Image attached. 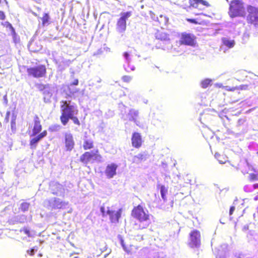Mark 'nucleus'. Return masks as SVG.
<instances>
[{
  "instance_id": "1",
  "label": "nucleus",
  "mask_w": 258,
  "mask_h": 258,
  "mask_svg": "<svg viewBox=\"0 0 258 258\" xmlns=\"http://www.w3.org/2000/svg\"><path fill=\"white\" fill-rule=\"evenodd\" d=\"M132 215L139 221V227L141 229L147 228L151 223L148 211L140 205L134 208L132 211Z\"/></svg>"
},
{
  "instance_id": "2",
  "label": "nucleus",
  "mask_w": 258,
  "mask_h": 258,
  "mask_svg": "<svg viewBox=\"0 0 258 258\" xmlns=\"http://www.w3.org/2000/svg\"><path fill=\"white\" fill-rule=\"evenodd\" d=\"M61 110L62 114L60 120L63 125H66L70 117L76 115L78 113V110L76 105L71 104L70 101H62L61 102Z\"/></svg>"
},
{
  "instance_id": "3",
  "label": "nucleus",
  "mask_w": 258,
  "mask_h": 258,
  "mask_svg": "<svg viewBox=\"0 0 258 258\" xmlns=\"http://www.w3.org/2000/svg\"><path fill=\"white\" fill-rule=\"evenodd\" d=\"M69 202L57 198H51L44 202V206L50 211L64 209L68 206Z\"/></svg>"
},
{
  "instance_id": "4",
  "label": "nucleus",
  "mask_w": 258,
  "mask_h": 258,
  "mask_svg": "<svg viewBox=\"0 0 258 258\" xmlns=\"http://www.w3.org/2000/svg\"><path fill=\"white\" fill-rule=\"evenodd\" d=\"M229 14L231 17L243 16L245 10L243 3L240 0L232 1L230 4Z\"/></svg>"
},
{
  "instance_id": "5",
  "label": "nucleus",
  "mask_w": 258,
  "mask_h": 258,
  "mask_svg": "<svg viewBox=\"0 0 258 258\" xmlns=\"http://www.w3.org/2000/svg\"><path fill=\"white\" fill-rule=\"evenodd\" d=\"M100 211L103 215L109 216V219L111 223H117L121 217L122 209H119L117 211L114 210L112 208L107 207L106 209L104 207H101Z\"/></svg>"
},
{
  "instance_id": "6",
  "label": "nucleus",
  "mask_w": 258,
  "mask_h": 258,
  "mask_svg": "<svg viewBox=\"0 0 258 258\" xmlns=\"http://www.w3.org/2000/svg\"><path fill=\"white\" fill-rule=\"evenodd\" d=\"M131 12H122L120 13V17L117 20L116 26V31L119 33H123L126 28V20L131 16Z\"/></svg>"
},
{
  "instance_id": "7",
  "label": "nucleus",
  "mask_w": 258,
  "mask_h": 258,
  "mask_svg": "<svg viewBox=\"0 0 258 258\" xmlns=\"http://www.w3.org/2000/svg\"><path fill=\"white\" fill-rule=\"evenodd\" d=\"M247 10L248 12L247 22L255 27H258V8L249 6Z\"/></svg>"
},
{
  "instance_id": "8",
  "label": "nucleus",
  "mask_w": 258,
  "mask_h": 258,
  "mask_svg": "<svg viewBox=\"0 0 258 258\" xmlns=\"http://www.w3.org/2000/svg\"><path fill=\"white\" fill-rule=\"evenodd\" d=\"M27 73L29 76H33L34 78L43 77L46 74V68L45 66L39 65L27 69Z\"/></svg>"
},
{
  "instance_id": "9",
  "label": "nucleus",
  "mask_w": 258,
  "mask_h": 258,
  "mask_svg": "<svg viewBox=\"0 0 258 258\" xmlns=\"http://www.w3.org/2000/svg\"><path fill=\"white\" fill-rule=\"evenodd\" d=\"M98 151L95 152H86L80 157V160L82 162L87 164L94 160H100L101 156L97 154Z\"/></svg>"
},
{
  "instance_id": "10",
  "label": "nucleus",
  "mask_w": 258,
  "mask_h": 258,
  "mask_svg": "<svg viewBox=\"0 0 258 258\" xmlns=\"http://www.w3.org/2000/svg\"><path fill=\"white\" fill-rule=\"evenodd\" d=\"M179 41L181 44L191 46H194L196 42L195 36L192 34L186 32L181 34Z\"/></svg>"
},
{
  "instance_id": "11",
  "label": "nucleus",
  "mask_w": 258,
  "mask_h": 258,
  "mask_svg": "<svg viewBox=\"0 0 258 258\" xmlns=\"http://www.w3.org/2000/svg\"><path fill=\"white\" fill-rule=\"evenodd\" d=\"M189 245L191 247H197L201 244V234L199 231L194 230L190 233Z\"/></svg>"
},
{
  "instance_id": "12",
  "label": "nucleus",
  "mask_w": 258,
  "mask_h": 258,
  "mask_svg": "<svg viewBox=\"0 0 258 258\" xmlns=\"http://www.w3.org/2000/svg\"><path fill=\"white\" fill-rule=\"evenodd\" d=\"M49 189L52 194L59 196L62 195L64 191L63 186L59 183L55 181L50 182Z\"/></svg>"
},
{
  "instance_id": "13",
  "label": "nucleus",
  "mask_w": 258,
  "mask_h": 258,
  "mask_svg": "<svg viewBox=\"0 0 258 258\" xmlns=\"http://www.w3.org/2000/svg\"><path fill=\"white\" fill-rule=\"evenodd\" d=\"M139 113L138 110L135 109H131L126 116L129 120L133 121L137 125L140 126V122L138 120Z\"/></svg>"
},
{
  "instance_id": "14",
  "label": "nucleus",
  "mask_w": 258,
  "mask_h": 258,
  "mask_svg": "<svg viewBox=\"0 0 258 258\" xmlns=\"http://www.w3.org/2000/svg\"><path fill=\"white\" fill-rule=\"evenodd\" d=\"M55 88L49 85H45L44 87L43 94L45 102H49L52 94L55 91Z\"/></svg>"
},
{
  "instance_id": "15",
  "label": "nucleus",
  "mask_w": 258,
  "mask_h": 258,
  "mask_svg": "<svg viewBox=\"0 0 258 258\" xmlns=\"http://www.w3.org/2000/svg\"><path fill=\"white\" fill-rule=\"evenodd\" d=\"M123 57L125 59L124 63L123 64L124 70L127 72L134 71L135 70V66L130 64L131 58L129 54L126 52H124L123 53Z\"/></svg>"
},
{
  "instance_id": "16",
  "label": "nucleus",
  "mask_w": 258,
  "mask_h": 258,
  "mask_svg": "<svg viewBox=\"0 0 258 258\" xmlns=\"http://www.w3.org/2000/svg\"><path fill=\"white\" fill-rule=\"evenodd\" d=\"M47 135V132L46 131H43L37 136L31 139L30 145L31 149H34L36 147L37 143L44 137Z\"/></svg>"
},
{
  "instance_id": "17",
  "label": "nucleus",
  "mask_w": 258,
  "mask_h": 258,
  "mask_svg": "<svg viewBox=\"0 0 258 258\" xmlns=\"http://www.w3.org/2000/svg\"><path fill=\"white\" fill-rule=\"evenodd\" d=\"M117 167V166L114 163L107 166L105 173L108 178H111L116 174Z\"/></svg>"
},
{
  "instance_id": "18",
  "label": "nucleus",
  "mask_w": 258,
  "mask_h": 258,
  "mask_svg": "<svg viewBox=\"0 0 258 258\" xmlns=\"http://www.w3.org/2000/svg\"><path fill=\"white\" fill-rule=\"evenodd\" d=\"M34 124L32 130V136H35L37 135L42 130V126L40 124V121L38 116L36 115L34 118Z\"/></svg>"
},
{
  "instance_id": "19",
  "label": "nucleus",
  "mask_w": 258,
  "mask_h": 258,
  "mask_svg": "<svg viewBox=\"0 0 258 258\" xmlns=\"http://www.w3.org/2000/svg\"><path fill=\"white\" fill-rule=\"evenodd\" d=\"M66 147L67 150L71 151L74 146V141L73 136L70 133H67L65 135Z\"/></svg>"
},
{
  "instance_id": "20",
  "label": "nucleus",
  "mask_w": 258,
  "mask_h": 258,
  "mask_svg": "<svg viewBox=\"0 0 258 258\" xmlns=\"http://www.w3.org/2000/svg\"><path fill=\"white\" fill-rule=\"evenodd\" d=\"M132 145L135 148H139L142 145V138L138 133H134L132 138Z\"/></svg>"
},
{
  "instance_id": "21",
  "label": "nucleus",
  "mask_w": 258,
  "mask_h": 258,
  "mask_svg": "<svg viewBox=\"0 0 258 258\" xmlns=\"http://www.w3.org/2000/svg\"><path fill=\"white\" fill-rule=\"evenodd\" d=\"M65 88H67L69 91V93H66V95L67 96L74 98H76L78 96L79 89L75 87L74 86H73L72 85H69L67 86H66Z\"/></svg>"
},
{
  "instance_id": "22",
  "label": "nucleus",
  "mask_w": 258,
  "mask_h": 258,
  "mask_svg": "<svg viewBox=\"0 0 258 258\" xmlns=\"http://www.w3.org/2000/svg\"><path fill=\"white\" fill-rule=\"evenodd\" d=\"M93 142L92 139H88L86 137L84 139L83 148L85 150H88L93 148Z\"/></svg>"
},
{
  "instance_id": "23",
  "label": "nucleus",
  "mask_w": 258,
  "mask_h": 258,
  "mask_svg": "<svg viewBox=\"0 0 258 258\" xmlns=\"http://www.w3.org/2000/svg\"><path fill=\"white\" fill-rule=\"evenodd\" d=\"M222 42L224 45L229 48H232L235 45L234 40L228 39L227 38H223L222 39Z\"/></svg>"
},
{
  "instance_id": "24",
  "label": "nucleus",
  "mask_w": 258,
  "mask_h": 258,
  "mask_svg": "<svg viewBox=\"0 0 258 258\" xmlns=\"http://www.w3.org/2000/svg\"><path fill=\"white\" fill-rule=\"evenodd\" d=\"M215 157L218 160L220 164L225 163L227 161V158L225 156L221 155L218 153H216L215 154Z\"/></svg>"
},
{
  "instance_id": "25",
  "label": "nucleus",
  "mask_w": 258,
  "mask_h": 258,
  "mask_svg": "<svg viewBox=\"0 0 258 258\" xmlns=\"http://www.w3.org/2000/svg\"><path fill=\"white\" fill-rule=\"evenodd\" d=\"M160 186V190L161 197L164 201L166 200V195L167 192V188L164 185H158Z\"/></svg>"
},
{
  "instance_id": "26",
  "label": "nucleus",
  "mask_w": 258,
  "mask_h": 258,
  "mask_svg": "<svg viewBox=\"0 0 258 258\" xmlns=\"http://www.w3.org/2000/svg\"><path fill=\"white\" fill-rule=\"evenodd\" d=\"M195 4L192 5L194 7L198 8L200 5H202L203 6H205L206 7H208L209 6L208 3L205 1L203 0H195Z\"/></svg>"
},
{
  "instance_id": "27",
  "label": "nucleus",
  "mask_w": 258,
  "mask_h": 258,
  "mask_svg": "<svg viewBox=\"0 0 258 258\" xmlns=\"http://www.w3.org/2000/svg\"><path fill=\"white\" fill-rule=\"evenodd\" d=\"M212 80L209 79H206L203 80L201 83V86L203 88H206L209 85H211Z\"/></svg>"
},
{
  "instance_id": "28",
  "label": "nucleus",
  "mask_w": 258,
  "mask_h": 258,
  "mask_svg": "<svg viewBox=\"0 0 258 258\" xmlns=\"http://www.w3.org/2000/svg\"><path fill=\"white\" fill-rule=\"evenodd\" d=\"M42 21V25L43 26L48 25L50 20L49 16L48 14L45 13L42 18H41Z\"/></svg>"
},
{
  "instance_id": "29",
  "label": "nucleus",
  "mask_w": 258,
  "mask_h": 258,
  "mask_svg": "<svg viewBox=\"0 0 258 258\" xmlns=\"http://www.w3.org/2000/svg\"><path fill=\"white\" fill-rule=\"evenodd\" d=\"M143 155L142 154H139L138 155L135 156L133 158V162L139 163L143 159Z\"/></svg>"
},
{
  "instance_id": "30",
  "label": "nucleus",
  "mask_w": 258,
  "mask_h": 258,
  "mask_svg": "<svg viewBox=\"0 0 258 258\" xmlns=\"http://www.w3.org/2000/svg\"><path fill=\"white\" fill-rule=\"evenodd\" d=\"M157 37L158 39L163 40H169V36L165 33H161L157 35Z\"/></svg>"
},
{
  "instance_id": "31",
  "label": "nucleus",
  "mask_w": 258,
  "mask_h": 258,
  "mask_svg": "<svg viewBox=\"0 0 258 258\" xmlns=\"http://www.w3.org/2000/svg\"><path fill=\"white\" fill-rule=\"evenodd\" d=\"M157 20L160 23H162L166 25L168 21V19L166 16H163V15H160L159 17L160 19L157 17Z\"/></svg>"
},
{
  "instance_id": "32",
  "label": "nucleus",
  "mask_w": 258,
  "mask_h": 258,
  "mask_svg": "<svg viewBox=\"0 0 258 258\" xmlns=\"http://www.w3.org/2000/svg\"><path fill=\"white\" fill-rule=\"evenodd\" d=\"M16 218L17 222L24 223L26 221V217L25 215L18 216Z\"/></svg>"
},
{
  "instance_id": "33",
  "label": "nucleus",
  "mask_w": 258,
  "mask_h": 258,
  "mask_svg": "<svg viewBox=\"0 0 258 258\" xmlns=\"http://www.w3.org/2000/svg\"><path fill=\"white\" fill-rule=\"evenodd\" d=\"M29 204L27 203H23L21 205V209L22 211L25 212L28 210Z\"/></svg>"
},
{
  "instance_id": "34",
  "label": "nucleus",
  "mask_w": 258,
  "mask_h": 258,
  "mask_svg": "<svg viewBox=\"0 0 258 258\" xmlns=\"http://www.w3.org/2000/svg\"><path fill=\"white\" fill-rule=\"evenodd\" d=\"M248 178L251 181H256L258 180V175L254 173H250Z\"/></svg>"
},
{
  "instance_id": "35",
  "label": "nucleus",
  "mask_w": 258,
  "mask_h": 258,
  "mask_svg": "<svg viewBox=\"0 0 258 258\" xmlns=\"http://www.w3.org/2000/svg\"><path fill=\"white\" fill-rule=\"evenodd\" d=\"M20 231L21 232H23L24 233V234H26L29 237H31L32 236L30 230L28 228H23L22 229H21L20 230Z\"/></svg>"
},
{
  "instance_id": "36",
  "label": "nucleus",
  "mask_w": 258,
  "mask_h": 258,
  "mask_svg": "<svg viewBox=\"0 0 258 258\" xmlns=\"http://www.w3.org/2000/svg\"><path fill=\"white\" fill-rule=\"evenodd\" d=\"M132 79V78L129 76H124L122 77V80L124 82L128 83Z\"/></svg>"
},
{
  "instance_id": "37",
  "label": "nucleus",
  "mask_w": 258,
  "mask_h": 258,
  "mask_svg": "<svg viewBox=\"0 0 258 258\" xmlns=\"http://www.w3.org/2000/svg\"><path fill=\"white\" fill-rule=\"evenodd\" d=\"M120 243L124 250L126 252L129 253L130 250L125 245L124 241L122 239H120Z\"/></svg>"
},
{
  "instance_id": "38",
  "label": "nucleus",
  "mask_w": 258,
  "mask_h": 258,
  "mask_svg": "<svg viewBox=\"0 0 258 258\" xmlns=\"http://www.w3.org/2000/svg\"><path fill=\"white\" fill-rule=\"evenodd\" d=\"M244 190L247 192L253 191L252 187L251 186V185H245L244 187Z\"/></svg>"
},
{
  "instance_id": "39",
  "label": "nucleus",
  "mask_w": 258,
  "mask_h": 258,
  "mask_svg": "<svg viewBox=\"0 0 258 258\" xmlns=\"http://www.w3.org/2000/svg\"><path fill=\"white\" fill-rule=\"evenodd\" d=\"M70 119H71L73 121V122H74V123L75 124H78V125H80V121L78 120V118L77 117L75 116V115L74 116H72V117H70Z\"/></svg>"
},
{
  "instance_id": "40",
  "label": "nucleus",
  "mask_w": 258,
  "mask_h": 258,
  "mask_svg": "<svg viewBox=\"0 0 258 258\" xmlns=\"http://www.w3.org/2000/svg\"><path fill=\"white\" fill-rule=\"evenodd\" d=\"M237 90H247L248 89V85H241L239 86H236Z\"/></svg>"
},
{
  "instance_id": "41",
  "label": "nucleus",
  "mask_w": 258,
  "mask_h": 258,
  "mask_svg": "<svg viewBox=\"0 0 258 258\" xmlns=\"http://www.w3.org/2000/svg\"><path fill=\"white\" fill-rule=\"evenodd\" d=\"M60 128V125H54L53 126H51L50 127V129L52 131H58Z\"/></svg>"
},
{
  "instance_id": "42",
  "label": "nucleus",
  "mask_w": 258,
  "mask_h": 258,
  "mask_svg": "<svg viewBox=\"0 0 258 258\" xmlns=\"http://www.w3.org/2000/svg\"><path fill=\"white\" fill-rule=\"evenodd\" d=\"M27 254H28L30 255H33L35 253L34 249L32 248L30 250H28L27 251Z\"/></svg>"
},
{
  "instance_id": "43",
  "label": "nucleus",
  "mask_w": 258,
  "mask_h": 258,
  "mask_svg": "<svg viewBox=\"0 0 258 258\" xmlns=\"http://www.w3.org/2000/svg\"><path fill=\"white\" fill-rule=\"evenodd\" d=\"M226 90L228 91H234L237 90V87H234L230 88L228 86H226Z\"/></svg>"
},
{
  "instance_id": "44",
  "label": "nucleus",
  "mask_w": 258,
  "mask_h": 258,
  "mask_svg": "<svg viewBox=\"0 0 258 258\" xmlns=\"http://www.w3.org/2000/svg\"><path fill=\"white\" fill-rule=\"evenodd\" d=\"M5 18V14L3 12L0 11V19L4 20Z\"/></svg>"
},
{
  "instance_id": "45",
  "label": "nucleus",
  "mask_w": 258,
  "mask_h": 258,
  "mask_svg": "<svg viewBox=\"0 0 258 258\" xmlns=\"http://www.w3.org/2000/svg\"><path fill=\"white\" fill-rule=\"evenodd\" d=\"M78 83H79L78 80L76 79L70 85H72L73 86H75L77 85L78 84Z\"/></svg>"
},
{
  "instance_id": "46",
  "label": "nucleus",
  "mask_w": 258,
  "mask_h": 258,
  "mask_svg": "<svg viewBox=\"0 0 258 258\" xmlns=\"http://www.w3.org/2000/svg\"><path fill=\"white\" fill-rule=\"evenodd\" d=\"M234 210H235V207L233 206L231 207L230 209L229 214L232 215Z\"/></svg>"
},
{
  "instance_id": "47",
  "label": "nucleus",
  "mask_w": 258,
  "mask_h": 258,
  "mask_svg": "<svg viewBox=\"0 0 258 258\" xmlns=\"http://www.w3.org/2000/svg\"><path fill=\"white\" fill-rule=\"evenodd\" d=\"M251 186L252 187L253 190L254 189H257V188H258V183H255L253 185H251Z\"/></svg>"
},
{
  "instance_id": "48",
  "label": "nucleus",
  "mask_w": 258,
  "mask_h": 258,
  "mask_svg": "<svg viewBox=\"0 0 258 258\" xmlns=\"http://www.w3.org/2000/svg\"><path fill=\"white\" fill-rule=\"evenodd\" d=\"M188 21L191 23H196V20L194 19H188Z\"/></svg>"
},
{
  "instance_id": "49",
  "label": "nucleus",
  "mask_w": 258,
  "mask_h": 258,
  "mask_svg": "<svg viewBox=\"0 0 258 258\" xmlns=\"http://www.w3.org/2000/svg\"><path fill=\"white\" fill-rule=\"evenodd\" d=\"M11 28L12 29L13 31H14V28H13L12 26L10 24V25Z\"/></svg>"
},
{
  "instance_id": "50",
  "label": "nucleus",
  "mask_w": 258,
  "mask_h": 258,
  "mask_svg": "<svg viewBox=\"0 0 258 258\" xmlns=\"http://www.w3.org/2000/svg\"><path fill=\"white\" fill-rule=\"evenodd\" d=\"M101 80L99 78V79H98V80H97V82L100 83V82H101Z\"/></svg>"
},
{
  "instance_id": "51",
  "label": "nucleus",
  "mask_w": 258,
  "mask_h": 258,
  "mask_svg": "<svg viewBox=\"0 0 258 258\" xmlns=\"http://www.w3.org/2000/svg\"><path fill=\"white\" fill-rule=\"evenodd\" d=\"M217 258H220V256H217Z\"/></svg>"
},
{
  "instance_id": "52",
  "label": "nucleus",
  "mask_w": 258,
  "mask_h": 258,
  "mask_svg": "<svg viewBox=\"0 0 258 258\" xmlns=\"http://www.w3.org/2000/svg\"><path fill=\"white\" fill-rule=\"evenodd\" d=\"M257 155H258V152H257Z\"/></svg>"
}]
</instances>
